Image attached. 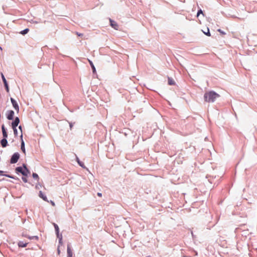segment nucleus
Returning a JSON list of instances; mask_svg holds the SVG:
<instances>
[{
    "label": "nucleus",
    "instance_id": "nucleus-1",
    "mask_svg": "<svg viewBox=\"0 0 257 257\" xmlns=\"http://www.w3.org/2000/svg\"><path fill=\"white\" fill-rule=\"evenodd\" d=\"M220 95L214 90H210L206 91L204 94V101L208 103H213L215 101L217 98H218Z\"/></svg>",
    "mask_w": 257,
    "mask_h": 257
},
{
    "label": "nucleus",
    "instance_id": "nucleus-2",
    "mask_svg": "<svg viewBox=\"0 0 257 257\" xmlns=\"http://www.w3.org/2000/svg\"><path fill=\"white\" fill-rule=\"evenodd\" d=\"M15 173L20 175V174H26L31 172L30 170L27 167V165L25 163H23L22 166H18L15 169Z\"/></svg>",
    "mask_w": 257,
    "mask_h": 257
},
{
    "label": "nucleus",
    "instance_id": "nucleus-3",
    "mask_svg": "<svg viewBox=\"0 0 257 257\" xmlns=\"http://www.w3.org/2000/svg\"><path fill=\"white\" fill-rule=\"evenodd\" d=\"M20 158V155L18 152L14 153L11 157L10 163L13 164L18 162Z\"/></svg>",
    "mask_w": 257,
    "mask_h": 257
},
{
    "label": "nucleus",
    "instance_id": "nucleus-4",
    "mask_svg": "<svg viewBox=\"0 0 257 257\" xmlns=\"http://www.w3.org/2000/svg\"><path fill=\"white\" fill-rule=\"evenodd\" d=\"M1 74L2 79L5 88L7 92H10V87H9V83H8L7 79H6L4 74L2 72Z\"/></svg>",
    "mask_w": 257,
    "mask_h": 257
},
{
    "label": "nucleus",
    "instance_id": "nucleus-5",
    "mask_svg": "<svg viewBox=\"0 0 257 257\" xmlns=\"http://www.w3.org/2000/svg\"><path fill=\"white\" fill-rule=\"evenodd\" d=\"M15 112L13 110H9L6 113V117L9 120H13L14 118Z\"/></svg>",
    "mask_w": 257,
    "mask_h": 257
},
{
    "label": "nucleus",
    "instance_id": "nucleus-6",
    "mask_svg": "<svg viewBox=\"0 0 257 257\" xmlns=\"http://www.w3.org/2000/svg\"><path fill=\"white\" fill-rule=\"evenodd\" d=\"M10 100H11V103L12 104L13 107L18 113L19 112V106L18 102L13 97H11Z\"/></svg>",
    "mask_w": 257,
    "mask_h": 257
},
{
    "label": "nucleus",
    "instance_id": "nucleus-7",
    "mask_svg": "<svg viewBox=\"0 0 257 257\" xmlns=\"http://www.w3.org/2000/svg\"><path fill=\"white\" fill-rule=\"evenodd\" d=\"M2 134H3V138L2 139H8V130L5 127V125L4 124H3L2 125Z\"/></svg>",
    "mask_w": 257,
    "mask_h": 257
},
{
    "label": "nucleus",
    "instance_id": "nucleus-8",
    "mask_svg": "<svg viewBox=\"0 0 257 257\" xmlns=\"http://www.w3.org/2000/svg\"><path fill=\"white\" fill-rule=\"evenodd\" d=\"M109 25L111 27V28H113L114 30H118L119 26L117 23L114 20L109 18Z\"/></svg>",
    "mask_w": 257,
    "mask_h": 257
},
{
    "label": "nucleus",
    "instance_id": "nucleus-9",
    "mask_svg": "<svg viewBox=\"0 0 257 257\" xmlns=\"http://www.w3.org/2000/svg\"><path fill=\"white\" fill-rule=\"evenodd\" d=\"M20 142H21V149L23 153L26 154V149H25V142L23 138V134L20 136Z\"/></svg>",
    "mask_w": 257,
    "mask_h": 257
},
{
    "label": "nucleus",
    "instance_id": "nucleus-10",
    "mask_svg": "<svg viewBox=\"0 0 257 257\" xmlns=\"http://www.w3.org/2000/svg\"><path fill=\"white\" fill-rule=\"evenodd\" d=\"M22 235L23 237L28 238L30 240H32V239L38 240L39 239V236L37 235L30 236L29 235L25 234L24 232L22 233Z\"/></svg>",
    "mask_w": 257,
    "mask_h": 257
},
{
    "label": "nucleus",
    "instance_id": "nucleus-11",
    "mask_svg": "<svg viewBox=\"0 0 257 257\" xmlns=\"http://www.w3.org/2000/svg\"><path fill=\"white\" fill-rule=\"evenodd\" d=\"M38 196L40 198L42 199L44 201H45L46 202H49V200H48L47 196L42 191H40L39 192Z\"/></svg>",
    "mask_w": 257,
    "mask_h": 257
},
{
    "label": "nucleus",
    "instance_id": "nucleus-12",
    "mask_svg": "<svg viewBox=\"0 0 257 257\" xmlns=\"http://www.w3.org/2000/svg\"><path fill=\"white\" fill-rule=\"evenodd\" d=\"M57 237L58 238L59 244L62 245L63 244V236L62 233H60V231L56 233Z\"/></svg>",
    "mask_w": 257,
    "mask_h": 257
},
{
    "label": "nucleus",
    "instance_id": "nucleus-13",
    "mask_svg": "<svg viewBox=\"0 0 257 257\" xmlns=\"http://www.w3.org/2000/svg\"><path fill=\"white\" fill-rule=\"evenodd\" d=\"M76 161L77 162L78 164L79 165V166H80L83 169H86L87 170V168L85 166L84 163L83 162L81 161L77 156L76 157Z\"/></svg>",
    "mask_w": 257,
    "mask_h": 257
},
{
    "label": "nucleus",
    "instance_id": "nucleus-14",
    "mask_svg": "<svg viewBox=\"0 0 257 257\" xmlns=\"http://www.w3.org/2000/svg\"><path fill=\"white\" fill-rule=\"evenodd\" d=\"M88 62H89V65L92 69L93 74L94 75L96 74V69L95 68V67L93 62L90 60H88Z\"/></svg>",
    "mask_w": 257,
    "mask_h": 257
},
{
    "label": "nucleus",
    "instance_id": "nucleus-15",
    "mask_svg": "<svg viewBox=\"0 0 257 257\" xmlns=\"http://www.w3.org/2000/svg\"><path fill=\"white\" fill-rule=\"evenodd\" d=\"M0 143L3 148H6L9 146L7 139H2L0 141Z\"/></svg>",
    "mask_w": 257,
    "mask_h": 257
},
{
    "label": "nucleus",
    "instance_id": "nucleus-16",
    "mask_svg": "<svg viewBox=\"0 0 257 257\" xmlns=\"http://www.w3.org/2000/svg\"><path fill=\"white\" fill-rule=\"evenodd\" d=\"M12 120L13 121H12L11 124H13V125L15 124V125L18 126L20 122V119L19 117L18 116L14 117V119Z\"/></svg>",
    "mask_w": 257,
    "mask_h": 257
},
{
    "label": "nucleus",
    "instance_id": "nucleus-17",
    "mask_svg": "<svg viewBox=\"0 0 257 257\" xmlns=\"http://www.w3.org/2000/svg\"><path fill=\"white\" fill-rule=\"evenodd\" d=\"M30 174L31 172L28 173L26 174L22 175V179L24 183H27L28 182L27 178L30 175Z\"/></svg>",
    "mask_w": 257,
    "mask_h": 257
},
{
    "label": "nucleus",
    "instance_id": "nucleus-18",
    "mask_svg": "<svg viewBox=\"0 0 257 257\" xmlns=\"http://www.w3.org/2000/svg\"><path fill=\"white\" fill-rule=\"evenodd\" d=\"M28 244V242H24L23 241H20L18 243V246L19 247L23 248L26 247Z\"/></svg>",
    "mask_w": 257,
    "mask_h": 257
},
{
    "label": "nucleus",
    "instance_id": "nucleus-19",
    "mask_svg": "<svg viewBox=\"0 0 257 257\" xmlns=\"http://www.w3.org/2000/svg\"><path fill=\"white\" fill-rule=\"evenodd\" d=\"M168 84L169 85L173 86L175 85L176 83L172 78L168 77Z\"/></svg>",
    "mask_w": 257,
    "mask_h": 257
},
{
    "label": "nucleus",
    "instance_id": "nucleus-20",
    "mask_svg": "<svg viewBox=\"0 0 257 257\" xmlns=\"http://www.w3.org/2000/svg\"><path fill=\"white\" fill-rule=\"evenodd\" d=\"M202 31L203 33V34L207 36L210 37L211 36L209 29L208 27L206 28V31L202 30Z\"/></svg>",
    "mask_w": 257,
    "mask_h": 257
},
{
    "label": "nucleus",
    "instance_id": "nucleus-21",
    "mask_svg": "<svg viewBox=\"0 0 257 257\" xmlns=\"http://www.w3.org/2000/svg\"><path fill=\"white\" fill-rule=\"evenodd\" d=\"M29 31H30V29L29 28H25V29H24L23 30H22L21 31H20L19 33L20 34L24 36L26 34H27V33H28Z\"/></svg>",
    "mask_w": 257,
    "mask_h": 257
},
{
    "label": "nucleus",
    "instance_id": "nucleus-22",
    "mask_svg": "<svg viewBox=\"0 0 257 257\" xmlns=\"http://www.w3.org/2000/svg\"><path fill=\"white\" fill-rule=\"evenodd\" d=\"M52 224L54 226L55 233L59 232L60 230H59V227L58 225L56 223H54V222H53L52 223Z\"/></svg>",
    "mask_w": 257,
    "mask_h": 257
},
{
    "label": "nucleus",
    "instance_id": "nucleus-23",
    "mask_svg": "<svg viewBox=\"0 0 257 257\" xmlns=\"http://www.w3.org/2000/svg\"><path fill=\"white\" fill-rule=\"evenodd\" d=\"M200 14H202L203 16H204V13L203 11L200 8H199L198 10L196 16L198 17Z\"/></svg>",
    "mask_w": 257,
    "mask_h": 257
},
{
    "label": "nucleus",
    "instance_id": "nucleus-24",
    "mask_svg": "<svg viewBox=\"0 0 257 257\" xmlns=\"http://www.w3.org/2000/svg\"><path fill=\"white\" fill-rule=\"evenodd\" d=\"M32 177L34 180H38L39 179V177L36 173H33Z\"/></svg>",
    "mask_w": 257,
    "mask_h": 257
},
{
    "label": "nucleus",
    "instance_id": "nucleus-25",
    "mask_svg": "<svg viewBox=\"0 0 257 257\" xmlns=\"http://www.w3.org/2000/svg\"><path fill=\"white\" fill-rule=\"evenodd\" d=\"M217 31H218V32H219V33H220V34L221 35H226V33H225L224 31H222V30L221 29H218L217 30Z\"/></svg>",
    "mask_w": 257,
    "mask_h": 257
},
{
    "label": "nucleus",
    "instance_id": "nucleus-26",
    "mask_svg": "<svg viewBox=\"0 0 257 257\" xmlns=\"http://www.w3.org/2000/svg\"><path fill=\"white\" fill-rule=\"evenodd\" d=\"M67 121L69 124L70 129L71 130L75 122H69L68 120H67Z\"/></svg>",
    "mask_w": 257,
    "mask_h": 257
},
{
    "label": "nucleus",
    "instance_id": "nucleus-27",
    "mask_svg": "<svg viewBox=\"0 0 257 257\" xmlns=\"http://www.w3.org/2000/svg\"><path fill=\"white\" fill-rule=\"evenodd\" d=\"M6 172H5L4 171L0 170V176H5L6 177Z\"/></svg>",
    "mask_w": 257,
    "mask_h": 257
},
{
    "label": "nucleus",
    "instance_id": "nucleus-28",
    "mask_svg": "<svg viewBox=\"0 0 257 257\" xmlns=\"http://www.w3.org/2000/svg\"><path fill=\"white\" fill-rule=\"evenodd\" d=\"M14 176H13L12 175L8 174H6V177L11 178V179L14 178Z\"/></svg>",
    "mask_w": 257,
    "mask_h": 257
},
{
    "label": "nucleus",
    "instance_id": "nucleus-29",
    "mask_svg": "<svg viewBox=\"0 0 257 257\" xmlns=\"http://www.w3.org/2000/svg\"><path fill=\"white\" fill-rule=\"evenodd\" d=\"M13 131H14V134L15 137H17L18 135V130H14Z\"/></svg>",
    "mask_w": 257,
    "mask_h": 257
},
{
    "label": "nucleus",
    "instance_id": "nucleus-30",
    "mask_svg": "<svg viewBox=\"0 0 257 257\" xmlns=\"http://www.w3.org/2000/svg\"><path fill=\"white\" fill-rule=\"evenodd\" d=\"M42 187V185L41 184H40L39 183H38L36 185V188L37 189H39L40 188H41Z\"/></svg>",
    "mask_w": 257,
    "mask_h": 257
},
{
    "label": "nucleus",
    "instance_id": "nucleus-31",
    "mask_svg": "<svg viewBox=\"0 0 257 257\" xmlns=\"http://www.w3.org/2000/svg\"><path fill=\"white\" fill-rule=\"evenodd\" d=\"M11 126H12V128H13V131L14 130H17V127L18 126L17 125H13V124H11Z\"/></svg>",
    "mask_w": 257,
    "mask_h": 257
},
{
    "label": "nucleus",
    "instance_id": "nucleus-32",
    "mask_svg": "<svg viewBox=\"0 0 257 257\" xmlns=\"http://www.w3.org/2000/svg\"><path fill=\"white\" fill-rule=\"evenodd\" d=\"M60 245L59 244V245L58 246L57 248V253L58 254H60V253L61 252V251H60Z\"/></svg>",
    "mask_w": 257,
    "mask_h": 257
},
{
    "label": "nucleus",
    "instance_id": "nucleus-33",
    "mask_svg": "<svg viewBox=\"0 0 257 257\" xmlns=\"http://www.w3.org/2000/svg\"><path fill=\"white\" fill-rule=\"evenodd\" d=\"M53 206H55V203L54 202V201L53 200H50V201H49V202Z\"/></svg>",
    "mask_w": 257,
    "mask_h": 257
},
{
    "label": "nucleus",
    "instance_id": "nucleus-34",
    "mask_svg": "<svg viewBox=\"0 0 257 257\" xmlns=\"http://www.w3.org/2000/svg\"><path fill=\"white\" fill-rule=\"evenodd\" d=\"M19 129L21 131V134H23V131H22V126L21 125H20L19 126Z\"/></svg>",
    "mask_w": 257,
    "mask_h": 257
},
{
    "label": "nucleus",
    "instance_id": "nucleus-35",
    "mask_svg": "<svg viewBox=\"0 0 257 257\" xmlns=\"http://www.w3.org/2000/svg\"><path fill=\"white\" fill-rule=\"evenodd\" d=\"M76 34H77L78 36H79V37H82V36H83V34H82V33H78V32H76Z\"/></svg>",
    "mask_w": 257,
    "mask_h": 257
},
{
    "label": "nucleus",
    "instance_id": "nucleus-36",
    "mask_svg": "<svg viewBox=\"0 0 257 257\" xmlns=\"http://www.w3.org/2000/svg\"><path fill=\"white\" fill-rule=\"evenodd\" d=\"M13 179L17 180V181H20V179L15 176H14V178H13Z\"/></svg>",
    "mask_w": 257,
    "mask_h": 257
},
{
    "label": "nucleus",
    "instance_id": "nucleus-37",
    "mask_svg": "<svg viewBox=\"0 0 257 257\" xmlns=\"http://www.w3.org/2000/svg\"><path fill=\"white\" fill-rule=\"evenodd\" d=\"M31 23H34V24H37L38 22L37 21H36L32 20Z\"/></svg>",
    "mask_w": 257,
    "mask_h": 257
},
{
    "label": "nucleus",
    "instance_id": "nucleus-38",
    "mask_svg": "<svg viewBox=\"0 0 257 257\" xmlns=\"http://www.w3.org/2000/svg\"><path fill=\"white\" fill-rule=\"evenodd\" d=\"M97 196H99V197H101V196H102V193H100V192H98V193H97Z\"/></svg>",
    "mask_w": 257,
    "mask_h": 257
},
{
    "label": "nucleus",
    "instance_id": "nucleus-39",
    "mask_svg": "<svg viewBox=\"0 0 257 257\" xmlns=\"http://www.w3.org/2000/svg\"><path fill=\"white\" fill-rule=\"evenodd\" d=\"M26 221V219H23V218L22 219V221L23 224H24L25 223Z\"/></svg>",
    "mask_w": 257,
    "mask_h": 257
},
{
    "label": "nucleus",
    "instance_id": "nucleus-40",
    "mask_svg": "<svg viewBox=\"0 0 257 257\" xmlns=\"http://www.w3.org/2000/svg\"><path fill=\"white\" fill-rule=\"evenodd\" d=\"M26 213L27 214H28V209H26Z\"/></svg>",
    "mask_w": 257,
    "mask_h": 257
},
{
    "label": "nucleus",
    "instance_id": "nucleus-41",
    "mask_svg": "<svg viewBox=\"0 0 257 257\" xmlns=\"http://www.w3.org/2000/svg\"><path fill=\"white\" fill-rule=\"evenodd\" d=\"M186 19H187V20H190V19H188V17H186Z\"/></svg>",
    "mask_w": 257,
    "mask_h": 257
},
{
    "label": "nucleus",
    "instance_id": "nucleus-42",
    "mask_svg": "<svg viewBox=\"0 0 257 257\" xmlns=\"http://www.w3.org/2000/svg\"><path fill=\"white\" fill-rule=\"evenodd\" d=\"M5 180V178H3L2 180H1V181H2V180Z\"/></svg>",
    "mask_w": 257,
    "mask_h": 257
},
{
    "label": "nucleus",
    "instance_id": "nucleus-43",
    "mask_svg": "<svg viewBox=\"0 0 257 257\" xmlns=\"http://www.w3.org/2000/svg\"><path fill=\"white\" fill-rule=\"evenodd\" d=\"M28 218L29 219H31V217H29V216H28Z\"/></svg>",
    "mask_w": 257,
    "mask_h": 257
}]
</instances>
